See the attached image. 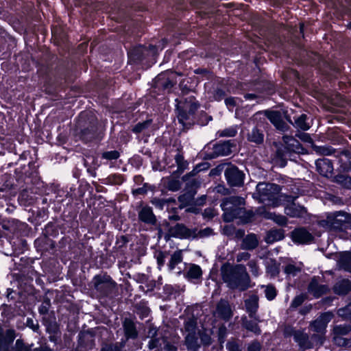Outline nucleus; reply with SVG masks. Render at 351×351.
Returning <instances> with one entry per match:
<instances>
[{
  "mask_svg": "<svg viewBox=\"0 0 351 351\" xmlns=\"http://www.w3.org/2000/svg\"><path fill=\"white\" fill-rule=\"evenodd\" d=\"M155 258L156 259L158 267L160 269L165 264V259L167 257L166 252L158 251L155 253L154 255Z\"/></svg>",
  "mask_w": 351,
  "mask_h": 351,
  "instance_id": "45",
  "label": "nucleus"
},
{
  "mask_svg": "<svg viewBox=\"0 0 351 351\" xmlns=\"http://www.w3.org/2000/svg\"><path fill=\"white\" fill-rule=\"evenodd\" d=\"M148 184L145 183L143 186L132 190L134 195H145L148 191Z\"/></svg>",
  "mask_w": 351,
  "mask_h": 351,
  "instance_id": "50",
  "label": "nucleus"
},
{
  "mask_svg": "<svg viewBox=\"0 0 351 351\" xmlns=\"http://www.w3.org/2000/svg\"><path fill=\"white\" fill-rule=\"evenodd\" d=\"M319 276H314L311 280L308 287V291L312 294L315 298H318L322 295L329 291V287L326 285H320L319 283Z\"/></svg>",
  "mask_w": 351,
  "mask_h": 351,
  "instance_id": "11",
  "label": "nucleus"
},
{
  "mask_svg": "<svg viewBox=\"0 0 351 351\" xmlns=\"http://www.w3.org/2000/svg\"><path fill=\"white\" fill-rule=\"evenodd\" d=\"M351 290V282L348 279H342L336 282L333 291L338 295H346Z\"/></svg>",
  "mask_w": 351,
  "mask_h": 351,
  "instance_id": "23",
  "label": "nucleus"
},
{
  "mask_svg": "<svg viewBox=\"0 0 351 351\" xmlns=\"http://www.w3.org/2000/svg\"><path fill=\"white\" fill-rule=\"evenodd\" d=\"M284 271L287 276L294 277L301 271V268L294 264H288L285 267Z\"/></svg>",
  "mask_w": 351,
  "mask_h": 351,
  "instance_id": "37",
  "label": "nucleus"
},
{
  "mask_svg": "<svg viewBox=\"0 0 351 351\" xmlns=\"http://www.w3.org/2000/svg\"><path fill=\"white\" fill-rule=\"evenodd\" d=\"M261 344L257 341L252 342L247 346V351H261Z\"/></svg>",
  "mask_w": 351,
  "mask_h": 351,
  "instance_id": "56",
  "label": "nucleus"
},
{
  "mask_svg": "<svg viewBox=\"0 0 351 351\" xmlns=\"http://www.w3.org/2000/svg\"><path fill=\"white\" fill-rule=\"evenodd\" d=\"M284 231L281 229H271L267 232L265 241L271 244L282 240L284 238Z\"/></svg>",
  "mask_w": 351,
  "mask_h": 351,
  "instance_id": "24",
  "label": "nucleus"
},
{
  "mask_svg": "<svg viewBox=\"0 0 351 351\" xmlns=\"http://www.w3.org/2000/svg\"><path fill=\"white\" fill-rule=\"evenodd\" d=\"M243 198L238 196H231L222 200L221 208L223 211V219L224 221L230 222L236 218H241L243 223H249L254 220L256 210H245L240 206L243 204Z\"/></svg>",
  "mask_w": 351,
  "mask_h": 351,
  "instance_id": "1",
  "label": "nucleus"
},
{
  "mask_svg": "<svg viewBox=\"0 0 351 351\" xmlns=\"http://www.w3.org/2000/svg\"><path fill=\"white\" fill-rule=\"evenodd\" d=\"M194 100V98L189 97L184 102H178V119L179 122L183 125H185V122L190 119L191 116L194 114L199 108V104Z\"/></svg>",
  "mask_w": 351,
  "mask_h": 351,
  "instance_id": "8",
  "label": "nucleus"
},
{
  "mask_svg": "<svg viewBox=\"0 0 351 351\" xmlns=\"http://www.w3.org/2000/svg\"><path fill=\"white\" fill-rule=\"evenodd\" d=\"M216 313L219 318L225 321L229 320L232 316L229 302L225 300H221L217 305Z\"/></svg>",
  "mask_w": 351,
  "mask_h": 351,
  "instance_id": "14",
  "label": "nucleus"
},
{
  "mask_svg": "<svg viewBox=\"0 0 351 351\" xmlns=\"http://www.w3.org/2000/svg\"><path fill=\"white\" fill-rule=\"evenodd\" d=\"M163 340L159 338H152L149 341V348L155 351H160L162 348Z\"/></svg>",
  "mask_w": 351,
  "mask_h": 351,
  "instance_id": "42",
  "label": "nucleus"
},
{
  "mask_svg": "<svg viewBox=\"0 0 351 351\" xmlns=\"http://www.w3.org/2000/svg\"><path fill=\"white\" fill-rule=\"evenodd\" d=\"M14 350V351H32L31 348L25 345L23 341L21 339H17L16 341Z\"/></svg>",
  "mask_w": 351,
  "mask_h": 351,
  "instance_id": "47",
  "label": "nucleus"
},
{
  "mask_svg": "<svg viewBox=\"0 0 351 351\" xmlns=\"http://www.w3.org/2000/svg\"><path fill=\"white\" fill-rule=\"evenodd\" d=\"M266 273L271 277H275L280 272L279 264L274 259H269L265 262Z\"/></svg>",
  "mask_w": 351,
  "mask_h": 351,
  "instance_id": "28",
  "label": "nucleus"
},
{
  "mask_svg": "<svg viewBox=\"0 0 351 351\" xmlns=\"http://www.w3.org/2000/svg\"><path fill=\"white\" fill-rule=\"evenodd\" d=\"M184 276L188 280L195 282V280L202 278V271L199 265L191 264Z\"/></svg>",
  "mask_w": 351,
  "mask_h": 351,
  "instance_id": "19",
  "label": "nucleus"
},
{
  "mask_svg": "<svg viewBox=\"0 0 351 351\" xmlns=\"http://www.w3.org/2000/svg\"><path fill=\"white\" fill-rule=\"evenodd\" d=\"M291 237L295 243L300 244H308L314 239L312 234L304 228L295 229L291 233Z\"/></svg>",
  "mask_w": 351,
  "mask_h": 351,
  "instance_id": "12",
  "label": "nucleus"
},
{
  "mask_svg": "<svg viewBox=\"0 0 351 351\" xmlns=\"http://www.w3.org/2000/svg\"><path fill=\"white\" fill-rule=\"evenodd\" d=\"M123 327L126 338L136 339L138 336V332L136 328L135 324L130 319H125L123 323Z\"/></svg>",
  "mask_w": 351,
  "mask_h": 351,
  "instance_id": "20",
  "label": "nucleus"
},
{
  "mask_svg": "<svg viewBox=\"0 0 351 351\" xmlns=\"http://www.w3.org/2000/svg\"><path fill=\"white\" fill-rule=\"evenodd\" d=\"M317 171L323 176L328 177L333 171V166L328 158L317 159L315 161Z\"/></svg>",
  "mask_w": 351,
  "mask_h": 351,
  "instance_id": "16",
  "label": "nucleus"
},
{
  "mask_svg": "<svg viewBox=\"0 0 351 351\" xmlns=\"http://www.w3.org/2000/svg\"><path fill=\"white\" fill-rule=\"evenodd\" d=\"M221 274L223 282L231 289L243 291L250 287V278L244 265L223 267Z\"/></svg>",
  "mask_w": 351,
  "mask_h": 351,
  "instance_id": "2",
  "label": "nucleus"
},
{
  "mask_svg": "<svg viewBox=\"0 0 351 351\" xmlns=\"http://www.w3.org/2000/svg\"><path fill=\"white\" fill-rule=\"evenodd\" d=\"M226 106L231 110L236 106V99L234 97H228L225 99Z\"/></svg>",
  "mask_w": 351,
  "mask_h": 351,
  "instance_id": "57",
  "label": "nucleus"
},
{
  "mask_svg": "<svg viewBox=\"0 0 351 351\" xmlns=\"http://www.w3.org/2000/svg\"><path fill=\"white\" fill-rule=\"evenodd\" d=\"M139 219L146 223L155 224L156 219L150 207H143L138 213Z\"/></svg>",
  "mask_w": 351,
  "mask_h": 351,
  "instance_id": "21",
  "label": "nucleus"
},
{
  "mask_svg": "<svg viewBox=\"0 0 351 351\" xmlns=\"http://www.w3.org/2000/svg\"><path fill=\"white\" fill-rule=\"evenodd\" d=\"M285 336L293 337L294 341L298 344L300 348L302 350H306L314 347L313 341H317L319 344L323 343V338L317 335L311 336V339L308 335L301 330H295L292 327H286L285 329Z\"/></svg>",
  "mask_w": 351,
  "mask_h": 351,
  "instance_id": "5",
  "label": "nucleus"
},
{
  "mask_svg": "<svg viewBox=\"0 0 351 351\" xmlns=\"http://www.w3.org/2000/svg\"><path fill=\"white\" fill-rule=\"evenodd\" d=\"M332 341L335 345L343 348H351V325H335L332 329Z\"/></svg>",
  "mask_w": 351,
  "mask_h": 351,
  "instance_id": "6",
  "label": "nucleus"
},
{
  "mask_svg": "<svg viewBox=\"0 0 351 351\" xmlns=\"http://www.w3.org/2000/svg\"><path fill=\"white\" fill-rule=\"evenodd\" d=\"M228 183L231 186H241L243 184L244 173L237 167H228L224 172Z\"/></svg>",
  "mask_w": 351,
  "mask_h": 351,
  "instance_id": "9",
  "label": "nucleus"
},
{
  "mask_svg": "<svg viewBox=\"0 0 351 351\" xmlns=\"http://www.w3.org/2000/svg\"><path fill=\"white\" fill-rule=\"evenodd\" d=\"M226 95V93L224 90L221 88H217L213 93V98L214 100L219 101L222 100L225 97Z\"/></svg>",
  "mask_w": 351,
  "mask_h": 351,
  "instance_id": "48",
  "label": "nucleus"
},
{
  "mask_svg": "<svg viewBox=\"0 0 351 351\" xmlns=\"http://www.w3.org/2000/svg\"><path fill=\"white\" fill-rule=\"evenodd\" d=\"M194 194L190 193H185L178 197V201L182 206H188L191 204L193 199Z\"/></svg>",
  "mask_w": 351,
  "mask_h": 351,
  "instance_id": "40",
  "label": "nucleus"
},
{
  "mask_svg": "<svg viewBox=\"0 0 351 351\" xmlns=\"http://www.w3.org/2000/svg\"><path fill=\"white\" fill-rule=\"evenodd\" d=\"M94 288L102 297L112 294L116 289V282L108 275H96L93 279Z\"/></svg>",
  "mask_w": 351,
  "mask_h": 351,
  "instance_id": "7",
  "label": "nucleus"
},
{
  "mask_svg": "<svg viewBox=\"0 0 351 351\" xmlns=\"http://www.w3.org/2000/svg\"><path fill=\"white\" fill-rule=\"evenodd\" d=\"M306 210L304 206L291 203L287 205L285 208V213L291 217H301Z\"/></svg>",
  "mask_w": 351,
  "mask_h": 351,
  "instance_id": "17",
  "label": "nucleus"
},
{
  "mask_svg": "<svg viewBox=\"0 0 351 351\" xmlns=\"http://www.w3.org/2000/svg\"><path fill=\"white\" fill-rule=\"evenodd\" d=\"M19 244L22 246V248L18 250L16 247H14L13 249L14 254H19L21 252V251L23 250V249L25 247H26V246H27V243H26L25 241H24V240H19Z\"/></svg>",
  "mask_w": 351,
  "mask_h": 351,
  "instance_id": "62",
  "label": "nucleus"
},
{
  "mask_svg": "<svg viewBox=\"0 0 351 351\" xmlns=\"http://www.w3.org/2000/svg\"><path fill=\"white\" fill-rule=\"evenodd\" d=\"M293 125L302 130H308L311 128V123L308 121V117L306 114H302L295 118Z\"/></svg>",
  "mask_w": 351,
  "mask_h": 351,
  "instance_id": "31",
  "label": "nucleus"
},
{
  "mask_svg": "<svg viewBox=\"0 0 351 351\" xmlns=\"http://www.w3.org/2000/svg\"><path fill=\"white\" fill-rule=\"evenodd\" d=\"M182 251H176L171 257L168 267L170 271H173L176 266L182 261Z\"/></svg>",
  "mask_w": 351,
  "mask_h": 351,
  "instance_id": "33",
  "label": "nucleus"
},
{
  "mask_svg": "<svg viewBox=\"0 0 351 351\" xmlns=\"http://www.w3.org/2000/svg\"><path fill=\"white\" fill-rule=\"evenodd\" d=\"M200 167V165H197L189 173L186 174L183 177V180H187L190 177L195 176L198 172H199L202 170Z\"/></svg>",
  "mask_w": 351,
  "mask_h": 351,
  "instance_id": "58",
  "label": "nucleus"
},
{
  "mask_svg": "<svg viewBox=\"0 0 351 351\" xmlns=\"http://www.w3.org/2000/svg\"><path fill=\"white\" fill-rule=\"evenodd\" d=\"M101 351H121L120 348H119L117 346L114 345H106L104 346Z\"/></svg>",
  "mask_w": 351,
  "mask_h": 351,
  "instance_id": "60",
  "label": "nucleus"
},
{
  "mask_svg": "<svg viewBox=\"0 0 351 351\" xmlns=\"http://www.w3.org/2000/svg\"><path fill=\"white\" fill-rule=\"evenodd\" d=\"M27 324L29 326H30L34 331L37 330L38 329V324H34L33 320L31 319H27Z\"/></svg>",
  "mask_w": 351,
  "mask_h": 351,
  "instance_id": "64",
  "label": "nucleus"
},
{
  "mask_svg": "<svg viewBox=\"0 0 351 351\" xmlns=\"http://www.w3.org/2000/svg\"><path fill=\"white\" fill-rule=\"evenodd\" d=\"M27 324L29 326H30L34 331L37 330L38 329V324H34L33 320L31 319H27Z\"/></svg>",
  "mask_w": 351,
  "mask_h": 351,
  "instance_id": "63",
  "label": "nucleus"
},
{
  "mask_svg": "<svg viewBox=\"0 0 351 351\" xmlns=\"http://www.w3.org/2000/svg\"><path fill=\"white\" fill-rule=\"evenodd\" d=\"M184 328L189 332H195L196 322L193 319H189L184 324Z\"/></svg>",
  "mask_w": 351,
  "mask_h": 351,
  "instance_id": "52",
  "label": "nucleus"
},
{
  "mask_svg": "<svg viewBox=\"0 0 351 351\" xmlns=\"http://www.w3.org/2000/svg\"><path fill=\"white\" fill-rule=\"evenodd\" d=\"M258 245L256 236L254 234L247 235L242 241L241 248L247 250H252Z\"/></svg>",
  "mask_w": 351,
  "mask_h": 351,
  "instance_id": "25",
  "label": "nucleus"
},
{
  "mask_svg": "<svg viewBox=\"0 0 351 351\" xmlns=\"http://www.w3.org/2000/svg\"><path fill=\"white\" fill-rule=\"evenodd\" d=\"M338 315L345 319H351V303L348 304L344 308L338 309Z\"/></svg>",
  "mask_w": 351,
  "mask_h": 351,
  "instance_id": "43",
  "label": "nucleus"
},
{
  "mask_svg": "<svg viewBox=\"0 0 351 351\" xmlns=\"http://www.w3.org/2000/svg\"><path fill=\"white\" fill-rule=\"evenodd\" d=\"M264 287H265V294L267 299L268 300H273L277 295V291L275 287L272 285H268L264 286Z\"/></svg>",
  "mask_w": 351,
  "mask_h": 351,
  "instance_id": "41",
  "label": "nucleus"
},
{
  "mask_svg": "<svg viewBox=\"0 0 351 351\" xmlns=\"http://www.w3.org/2000/svg\"><path fill=\"white\" fill-rule=\"evenodd\" d=\"M339 267L351 273V252H346L340 256L338 261Z\"/></svg>",
  "mask_w": 351,
  "mask_h": 351,
  "instance_id": "27",
  "label": "nucleus"
},
{
  "mask_svg": "<svg viewBox=\"0 0 351 351\" xmlns=\"http://www.w3.org/2000/svg\"><path fill=\"white\" fill-rule=\"evenodd\" d=\"M283 141L289 150L294 152H300L301 145L298 140L292 136H283Z\"/></svg>",
  "mask_w": 351,
  "mask_h": 351,
  "instance_id": "29",
  "label": "nucleus"
},
{
  "mask_svg": "<svg viewBox=\"0 0 351 351\" xmlns=\"http://www.w3.org/2000/svg\"><path fill=\"white\" fill-rule=\"evenodd\" d=\"M315 150L317 154L323 156H330L335 153V149L330 146H316Z\"/></svg>",
  "mask_w": 351,
  "mask_h": 351,
  "instance_id": "39",
  "label": "nucleus"
},
{
  "mask_svg": "<svg viewBox=\"0 0 351 351\" xmlns=\"http://www.w3.org/2000/svg\"><path fill=\"white\" fill-rule=\"evenodd\" d=\"M149 121H144V122H142V123H137L133 128V132L134 133H140L143 130H144L145 128H147L148 127V125H149Z\"/></svg>",
  "mask_w": 351,
  "mask_h": 351,
  "instance_id": "53",
  "label": "nucleus"
},
{
  "mask_svg": "<svg viewBox=\"0 0 351 351\" xmlns=\"http://www.w3.org/2000/svg\"><path fill=\"white\" fill-rule=\"evenodd\" d=\"M299 138L304 142L309 143H313V140L308 134L302 133L300 135H299Z\"/></svg>",
  "mask_w": 351,
  "mask_h": 351,
  "instance_id": "61",
  "label": "nucleus"
},
{
  "mask_svg": "<svg viewBox=\"0 0 351 351\" xmlns=\"http://www.w3.org/2000/svg\"><path fill=\"white\" fill-rule=\"evenodd\" d=\"M250 258V254L248 252H240L237 256V261L241 262L243 261H247Z\"/></svg>",
  "mask_w": 351,
  "mask_h": 351,
  "instance_id": "59",
  "label": "nucleus"
},
{
  "mask_svg": "<svg viewBox=\"0 0 351 351\" xmlns=\"http://www.w3.org/2000/svg\"><path fill=\"white\" fill-rule=\"evenodd\" d=\"M281 187L273 183L260 182L256 186V191L262 202H268V204L276 206L279 200Z\"/></svg>",
  "mask_w": 351,
  "mask_h": 351,
  "instance_id": "4",
  "label": "nucleus"
},
{
  "mask_svg": "<svg viewBox=\"0 0 351 351\" xmlns=\"http://www.w3.org/2000/svg\"><path fill=\"white\" fill-rule=\"evenodd\" d=\"M171 232L173 237L180 239H189L193 237L192 231L181 223H178L172 228Z\"/></svg>",
  "mask_w": 351,
  "mask_h": 351,
  "instance_id": "18",
  "label": "nucleus"
},
{
  "mask_svg": "<svg viewBox=\"0 0 351 351\" xmlns=\"http://www.w3.org/2000/svg\"><path fill=\"white\" fill-rule=\"evenodd\" d=\"M258 299L256 295H252L245 300V305L249 316L255 318L256 311L258 308Z\"/></svg>",
  "mask_w": 351,
  "mask_h": 351,
  "instance_id": "22",
  "label": "nucleus"
},
{
  "mask_svg": "<svg viewBox=\"0 0 351 351\" xmlns=\"http://www.w3.org/2000/svg\"><path fill=\"white\" fill-rule=\"evenodd\" d=\"M168 188L173 191H178L180 188V183L178 180H171L168 183Z\"/></svg>",
  "mask_w": 351,
  "mask_h": 351,
  "instance_id": "55",
  "label": "nucleus"
},
{
  "mask_svg": "<svg viewBox=\"0 0 351 351\" xmlns=\"http://www.w3.org/2000/svg\"><path fill=\"white\" fill-rule=\"evenodd\" d=\"M248 140L256 144H260L263 142L264 134L257 128H254L250 133L248 134Z\"/></svg>",
  "mask_w": 351,
  "mask_h": 351,
  "instance_id": "32",
  "label": "nucleus"
},
{
  "mask_svg": "<svg viewBox=\"0 0 351 351\" xmlns=\"http://www.w3.org/2000/svg\"><path fill=\"white\" fill-rule=\"evenodd\" d=\"M258 215L264 217L267 219L273 220L279 226H285L287 223V219L285 216L277 215L275 213L268 211L265 206L258 207L256 209Z\"/></svg>",
  "mask_w": 351,
  "mask_h": 351,
  "instance_id": "13",
  "label": "nucleus"
},
{
  "mask_svg": "<svg viewBox=\"0 0 351 351\" xmlns=\"http://www.w3.org/2000/svg\"><path fill=\"white\" fill-rule=\"evenodd\" d=\"M319 224L328 230H341L351 227V215L342 210L327 213L326 219L319 221Z\"/></svg>",
  "mask_w": 351,
  "mask_h": 351,
  "instance_id": "3",
  "label": "nucleus"
},
{
  "mask_svg": "<svg viewBox=\"0 0 351 351\" xmlns=\"http://www.w3.org/2000/svg\"><path fill=\"white\" fill-rule=\"evenodd\" d=\"M333 315L330 312L322 313L315 320L310 324L311 328L317 332L322 333L325 331L328 322L332 319Z\"/></svg>",
  "mask_w": 351,
  "mask_h": 351,
  "instance_id": "10",
  "label": "nucleus"
},
{
  "mask_svg": "<svg viewBox=\"0 0 351 351\" xmlns=\"http://www.w3.org/2000/svg\"><path fill=\"white\" fill-rule=\"evenodd\" d=\"M227 335V328L225 326L219 327L218 330V341L220 343H223L225 341V339Z\"/></svg>",
  "mask_w": 351,
  "mask_h": 351,
  "instance_id": "51",
  "label": "nucleus"
},
{
  "mask_svg": "<svg viewBox=\"0 0 351 351\" xmlns=\"http://www.w3.org/2000/svg\"><path fill=\"white\" fill-rule=\"evenodd\" d=\"M237 134V127L231 126L228 128L217 131V136L218 137H234Z\"/></svg>",
  "mask_w": 351,
  "mask_h": 351,
  "instance_id": "35",
  "label": "nucleus"
},
{
  "mask_svg": "<svg viewBox=\"0 0 351 351\" xmlns=\"http://www.w3.org/2000/svg\"><path fill=\"white\" fill-rule=\"evenodd\" d=\"M306 298L303 294L296 295L291 302V307L297 308L300 306L305 300Z\"/></svg>",
  "mask_w": 351,
  "mask_h": 351,
  "instance_id": "49",
  "label": "nucleus"
},
{
  "mask_svg": "<svg viewBox=\"0 0 351 351\" xmlns=\"http://www.w3.org/2000/svg\"><path fill=\"white\" fill-rule=\"evenodd\" d=\"M185 344L188 350L191 351H197L199 348L198 337L195 332H189L185 337Z\"/></svg>",
  "mask_w": 351,
  "mask_h": 351,
  "instance_id": "26",
  "label": "nucleus"
},
{
  "mask_svg": "<svg viewBox=\"0 0 351 351\" xmlns=\"http://www.w3.org/2000/svg\"><path fill=\"white\" fill-rule=\"evenodd\" d=\"M96 130L94 127L84 129L82 132V138L86 141H90L95 138Z\"/></svg>",
  "mask_w": 351,
  "mask_h": 351,
  "instance_id": "38",
  "label": "nucleus"
},
{
  "mask_svg": "<svg viewBox=\"0 0 351 351\" xmlns=\"http://www.w3.org/2000/svg\"><path fill=\"white\" fill-rule=\"evenodd\" d=\"M247 265L254 276L257 277L260 275L259 267L256 260L250 261L247 263Z\"/></svg>",
  "mask_w": 351,
  "mask_h": 351,
  "instance_id": "44",
  "label": "nucleus"
},
{
  "mask_svg": "<svg viewBox=\"0 0 351 351\" xmlns=\"http://www.w3.org/2000/svg\"><path fill=\"white\" fill-rule=\"evenodd\" d=\"M232 144L230 141H224L217 144L215 147V152L221 156H228L232 153Z\"/></svg>",
  "mask_w": 351,
  "mask_h": 351,
  "instance_id": "30",
  "label": "nucleus"
},
{
  "mask_svg": "<svg viewBox=\"0 0 351 351\" xmlns=\"http://www.w3.org/2000/svg\"><path fill=\"white\" fill-rule=\"evenodd\" d=\"M120 156V154L117 150L108 151L102 154V158L112 160H117Z\"/></svg>",
  "mask_w": 351,
  "mask_h": 351,
  "instance_id": "46",
  "label": "nucleus"
},
{
  "mask_svg": "<svg viewBox=\"0 0 351 351\" xmlns=\"http://www.w3.org/2000/svg\"><path fill=\"white\" fill-rule=\"evenodd\" d=\"M175 161L177 164L178 170L179 171H184L188 167V162L184 160V156L180 153H178L175 156Z\"/></svg>",
  "mask_w": 351,
  "mask_h": 351,
  "instance_id": "36",
  "label": "nucleus"
},
{
  "mask_svg": "<svg viewBox=\"0 0 351 351\" xmlns=\"http://www.w3.org/2000/svg\"><path fill=\"white\" fill-rule=\"evenodd\" d=\"M265 114L278 130L285 131L287 129V125L282 120V114L280 112L265 111Z\"/></svg>",
  "mask_w": 351,
  "mask_h": 351,
  "instance_id": "15",
  "label": "nucleus"
},
{
  "mask_svg": "<svg viewBox=\"0 0 351 351\" xmlns=\"http://www.w3.org/2000/svg\"><path fill=\"white\" fill-rule=\"evenodd\" d=\"M226 349L228 351H241L239 345L235 341H228L226 344Z\"/></svg>",
  "mask_w": 351,
  "mask_h": 351,
  "instance_id": "54",
  "label": "nucleus"
},
{
  "mask_svg": "<svg viewBox=\"0 0 351 351\" xmlns=\"http://www.w3.org/2000/svg\"><path fill=\"white\" fill-rule=\"evenodd\" d=\"M243 325L245 328L254 332L255 335H260L261 333V330L258 324L254 321L243 319Z\"/></svg>",
  "mask_w": 351,
  "mask_h": 351,
  "instance_id": "34",
  "label": "nucleus"
}]
</instances>
